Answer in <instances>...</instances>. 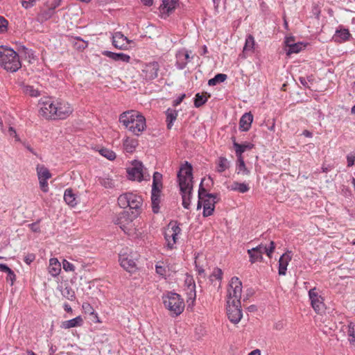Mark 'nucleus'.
<instances>
[{"label": "nucleus", "instance_id": "obj_1", "mask_svg": "<svg viewBox=\"0 0 355 355\" xmlns=\"http://www.w3.org/2000/svg\"><path fill=\"white\" fill-rule=\"evenodd\" d=\"M119 122L136 136L140 135L146 128V118L135 110H129L121 114Z\"/></svg>", "mask_w": 355, "mask_h": 355}, {"label": "nucleus", "instance_id": "obj_2", "mask_svg": "<svg viewBox=\"0 0 355 355\" xmlns=\"http://www.w3.org/2000/svg\"><path fill=\"white\" fill-rule=\"evenodd\" d=\"M242 292V283L237 277L231 279L227 290V300L226 311H242L241 297Z\"/></svg>", "mask_w": 355, "mask_h": 355}, {"label": "nucleus", "instance_id": "obj_3", "mask_svg": "<svg viewBox=\"0 0 355 355\" xmlns=\"http://www.w3.org/2000/svg\"><path fill=\"white\" fill-rule=\"evenodd\" d=\"M0 66L7 71H17L21 67L18 53L11 48L0 46Z\"/></svg>", "mask_w": 355, "mask_h": 355}, {"label": "nucleus", "instance_id": "obj_4", "mask_svg": "<svg viewBox=\"0 0 355 355\" xmlns=\"http://www.w3.org/2000/svg\"><path fill=\"white\" fill-rule=\"evenodd\" d=\"M177 176L180 187H193V166L189 162L181 164Z\"/></svg>", "mask_w": 355, "mask_h": 355}, {"label": "nucleus", "instance_id": "obj_5", "mask_svg": "<svg viewBox=\"0 0 355 355\" xmlns=\"http://www.w3.org/2000/svg\"><path fill=\"white\" fill-rule=\"evenodd\" d=\"M163 303L168 311H184L185 306L184 301L181 296L172 292L163 296Z\"/></svg>", "mask_w": 355, "mask_h": 355}, {"label": "nucleus", "instance_id": "obj_6", "mask_svg": "<svg viewBox=\"0 0 355 355\" xmlns=\"http://www.w3.org/2000/svg\"><path fill=\"white\" fill-rule=\"evenodd\" d=\"M40 105V115L46 119H53L54 110L56 109L57 101L54 102L51 98H42L39 103Z\"/></svg>", "mask_w": 355, "mask_h": 355}, {"label": "nucleus", "instance_id": "obj_7", "mask_svg": "<svg viewBox=\"0 0 355 355\" xmlns=\"http://www.w3.org/2000/svg\"><path fill=\"white\" fill-rule=\"evenodd\" d=\"M137 217V213L132 211L130 214L128 211H123L117 216L114 223L118 225L124 232H126L130 230V225Z\"/></svg>", "mask_w": 355, "mask_h": 355}, {"label": "nucleus", "instance_id": "obj_8", "mask_svg": "<svg viewBox=\"0 0 355 355\" xmlns=\"http://www.w3.org/2000/svg\"><path fill=\"white\" fill-rule=\"evenodd\" d=\"M132 167L127 169L128 179L130 180H137L141 182L146 180L143 171V164L140 161L134 160L132 162Z\"/></svg>", "mask_w": 355, "mask_h": 355}, {"label": "nucleus", "instance_id": "obj_9", "mask_svg": "<svg viewBox=\"0 0 355 355\" xmlns=\"http://www.w3.org/2000/svg\"><path fill=\"white\" fill-rule=\"evenodd\" d=\"M56 109L54 110L53 119H64L67 118L73 112L70 104L64 101H57Z\"/></svg>", "mask_w": 355, "mask_h": 355}, {"label": "nucleus", "instance_id": "obj_10", "mask_svg": "<svg viewBox=\"0 0 355 355\" xmlns=\"http://www.w3.org/2000/svg\"><path fill=\"white\" fill-rule=\"evenodd\" d=\"M179 0H162L158 10L164 19L169 17L178 6Z\"/></svg>", "mask_w": 355, "mask_h": 355}, {"label": "nucleus", "instance_id": "obj_11", "mask_svg": "<svg viewBox=\"0 0 355 355\" xmlns=\"http://www.w3.org/2000/svg\"><path fill=\"white\" fill-rule=\"evenodd\" d=\"M119 261L121 266L127 272H133L137 269V264L132 256L126 253L119 254Z\"/></svg>", "mask_w": 355, "mask_h": 355}, {"label": "nucleus", "instance_id": "obj_12", "mask_svg": "<svg viewBox=\"0 0 355 355\" xmlns=\"http://www.w3.org/2000/svg\"><path fill=\"white\" fill-rule=\"evenodd\" d=\"M130 42L132 41L124 36L121 32H116L112 35V44L116 49L125 50L128 48V44Z\"/></svg>", "mask_w": 355, "mask_h": 355}, {"label": "nucleus", "instance_id": "obj_13", "mask_svg": "<svg viewBox=\"0 0 355 355\" xmlns=\"http://www.w3.org/2000/svg\"><path fill=\"white\" fill-rule=\"evenodd\" d=\"M159 65L157 62H152L146 64L143 69L144 78L146 80H152L158 76Z\"/></svg>", "mask_w": 355, "mask_h": 355}, {"label": "nucleus", "instance_id": "obj_14", "mask_svg": "<svg viewBox=\"0 0 355 355\" xmlns=\"http://www.w3.org/2000/svg\"><path fill=\"white\" fill-rule=\"evenodd\" d=\"M352 35L347 28L340 25L333 36V40L336 43H343L350 40Z\"/></svg>", "mask_w": 355, "mask_h": 355}, {"label": "nucleus", "instance_id": "obj_15", "mask_svg": "<svg viewBox=\"0 0 355 355\" xmlns=\"http://www.w3.org/2000/svg\"><path fill=\"white\" fill-rule=\"evenodd\" d=\"M309 296L311 306L314 311H320L323 308V299L320 295H318L315 288H313L309 291Z\"/></svg>", "mask_w": 355, "mask_h": 355}, {"label": "nucleus", "instance_id": "obj_16", "mask_svg": "<svg viewBox=\"0 0 355 355\" xmlns=\"http://www.w3.org/2000/svg\"><path fill=\"white\" fill-rule=\"evenodd\" d=\"M232 140L236 158H243V153L246 150H252L254 146L253 144L247 141L243 144H239L236 141L234 137H232Z\"/></svg>", "mask_w": 355, "mask_h": 355}, {"label": "nucleus", "instance_id": "obj_17", "mask_svg": "<svg viewBox=\"0 0 355 355\" xmlns=\"http://www.w3.org/2000/svg\"><path fill=\"white\" fill-rule=\"evenodd\" d=\"M263 245H259L256 248L248 250V254L251 263L263 261Z\"/></svg>", "mask_w": 355, "mask_h": 355}, {"label": "nucleus", "instance_id": "obj_18", "mask_svg": "<svg viewBox=\"0 0 355 355\" xmlns=\"http://www.w3.org/2000/svg\"><path fill=\"white\" fill-rule=\"evenodd\" d=\"M291 251H287L284 254H283L278 261L279 263V270L278 273L279 275H285L287 270V266L288 263L292 259Z\"/></svg>", "mask_w": 355, "mask_h": 355}, {"label": "nucleus", "instance_id": "obj_19", "mask_svg": "<svg viewBox=\"0 0 355 355\" xmlns=\"http://www.w3.org/2000/svg\"><path fill=\"white\" fill-rule=\"evenodd\" d=\"M193 187H180V194L182 199V206L184 208L189 209L191 204V198L192 196Z\"/></svg>", "mask_w": 355, "mask_h": 355}, {"label": "nucleus", "instance_id": "obj_20", "mask_svg": "<svg viewBox=\"0 0 355 355\" xmlns=\"http://www.w3.org/2000/svg\"><path fill=\"white\" fill-rule=\"evenodd\" d=\"M102 54L114 61H121L128 63L130 61V55L123 53H114L110 51H103Z\"/></svg>", "mask_w": 355, "mask_h": 355}, {"label": "nucleus", "instance_id": "obj_21", "mask_svg": "<svg viewBox=\"0 0 355 355\" xmlns=\"http://www.w3.org/2000/svg\"><path fill=\"white\" fill-rule=\"evenodd\" d=\"M252 121L253 115L251 112L245 113L240 119L239 129L244 132L248 131L251 128Z\"/></svg>", "mask_w": 355, "mask_h": 355}, {"label": "nucleus", "instance_id": "obj_22", "mask_svg": "<svg viewBox=\"0 0 355 355\" xmlns=\"http://www.w3.org/2000/svg\"><path fill=\"white\" fill-rule=\"evenodd\" d=\"M162 191H151V206L154 214L159 212Z\"/></svg>", "mask_w": 355, "mask_h": 355}, {"label": "nucleus", "instance_id": "obj_23", "mask_svg": "<svg viewBox=\"0 0 355 355\" xmlns=\"http://www.w3.org/2000/svg\"><path fill=\"white\" fill-rule=\"evenodd\" d=\"M64 200L71 207H74L78 203L76 195L73 193V189L70 188L64 191Z\"/></svg>", "mask_w": 355, "mask_h": 355}, {"label": "nucleus", "instance_id": "obj_24", "mask_svg": "<svg viewBox=\"0 0 355 355\" xmlns=\"http://www.w3.org/2000/svg\"><path fill=\"white\" fill-rule=\"evenodd\" d=\"M49 272L53 276L56 277L61 270L60 263L56 258H51L49 260V266L48 267Z\"/></svg>", "mask_w": 355, "mask_h": 355}, {"label": "nucleus", "instance_id": "obj_25", "mask_svg": "<svg viewBox=\"0 0 355 355\" xmlns=\"http://www.w3.org/2000/svg\"><path fill=\"white\" fill-rule=\"evenodd\" d=\"M83 324V319L78 315L71 320L62 322V327L64 329H70L72 327H81Z\"/></svg>", "mask_w": 355, "mask_h": 355}, {"label": "nucleus", "instance_id": "obj_26", "mask_svg": "<svg viewBox=\"0 0 355 355\" xmlns=\"http://www.w3.org/2000/svg\"><path fill=\"white\" fill-rule=\"evenodd\" d=\"M228 189L231 191H238L241 193H245L250 190V187L245 182H233Z\"/></svg>", "mask_w": 355, "mask_h": 355}, {"label": "nucleus", "instance_id": "obj_27", "mask_svg": "<svg viewBox=\"0 0 355 355\" xmlns=\"http://www.w3.org/2000/svg\"><path fill=\"white\" fill-rule=\"evenodd\" d=\"M162 175L159 172H155L153 176V184L151 191H162Z\"/></svg>", "mask_w": 355, "mask_h": 355}, {"label": "nucleus", "instance_id": "obj_28", "mask_svg": "<svg viewBox=\"0 0 355 355\" xmlns=\"http://www.w3.org/2000/svg\"><path fill=\"white\" fill-rule=\"evenodd\" d=\"M196 285L193 284V285H189L188 286V290L187 295V309H191L194 304L195 300H196V291H195Z\"/></svg>", "mask_w": 355, "mask_h": 355}, {"label": "nucleus", "instance_id": "obj_29", "mask_svg": "<svg viewBox=\"0 0 355 355\" xmlns=\"http://www.w3.org/2000/svg\"><path fill=\"white\" fill-rule=\"evenodd\" d=\"M166 125L168 129H171L173 125V122L178 117V111L172 108H168L166 111Z\"/></svg>", "mask_w": 355, "mask_h": 355}, {"label": "nucleus", "instance_id": "obj_30", "mask_svg": "<svg viewBox=\"0 0 355 355\" xmlns=\"http://www.w3.org/2000/svg\"><path fill=\"white\" fill-rule=\"evenodd\" d=\"M123 144L126 152L132 153L138 146V141L135 139H131L127 137L123 139Z\"/></svg>", "mask_w": 355, "mask_h": 355}, {"label": "nucleus", "instance_id": "obj_31", "mask_svg": "<svg viewBox=\"0 0 355 355\" xmlns=\"http://www.w3.org/2000/svg\"><path fill=\"white\" fill-rule=\"evenodd\" d=\"M236 173L248 175L250 173V170L246 167L244 158H237L236 163Z\"/></svg>", "mask_w": 355, "mask_h": 355}, {"label": "nucleus", "instance_id": "obj_32", "mask_svg": "<svg viewBox=\"0 0 355 355\" xmlns=\"http://www.w3.org/2000/svg\"><path fill=\"white\" fill-rule=\"evenodd\" d=\"M36 171L39 180H49L51 178V173L49 170L44 165L37 164Z\"/></svg>", "mask_w": 355, "mask_h": 355}, {"label": "nucleus", "instance_id": "obj_33", "mask_svg": "<svg viewBox=\"0 0 355 355\" xmlns=\"http://www.w3.org/2000/svg\"><path fill=\"white\" fill-rule=\"evenodd\" d=\"M164 239L167 242L168 248L172 250L174 248V245L176 243L178 240V236H174L173 232H170L168 230H166L164 232Z\"/></svg>", "mask_w": 355, "mask_h": 355}, {"label": "nucleus", "instance_id": "obj_34", "mask_svg": "<svg viewBox=\"0 0 355 355\" xmlns=\"http://www.w3.org/2000/svg\"><path fill=\"white\" fill-rule=\"evenodd\" d=\"M230 167V162L225 157H220L217 162V172L221 173Z\"/></svg>", "mask_w": 355, "mask_h": 355}, {"label": "nucleus", "instance_id": "obj_35", "mask_svg": "<svg viewBox=\"0 0 355 355\" xmlns=\"http://www.w3.org/2000/svg\"><path fill=\"white\" fill-rule=\"evenodd\" d=\"M205 94H207V96L200 93H197L196 94L194 98V106L196 107H200L207 103L208 98H209L211 95L207 92H205Z\"/></svg>", "mask_w": 355, "mask_h": 355}, {"label": "nucleus", "instance_id": "obj_36", "mask_svg": "<svg viewBox=\"0 0 355 355\" xmlns=\"http://www.w3.org/2000/svg\"><path fill=\"white\" fill-rule=\"evenodd\" d=\"M134 198V200L132 201V203L130 206V209H135V213H137V216L139 215V209L141 208L142 205L143 199L141 196L137 195L134 193L132 196Z\"/></svg>", "mask_w": 355, "mask_h": 355}, {"label": "nucleus", "instance_id": "obj_37", "mask_svg": "<svg viewBox=\"0 0 355 355\" xmlns=\"http://www.w3.org/2000/svg\"><path fill=\"white\" fill-rule=\"evenodd\" d=\"M306 45L302 42H296L293 43L291 45L289 44V48L287 49V55H291L292 53H297L300 52L303 48H305Z\"/></svg>", "mask_w": 355, "mask_h": 355}, {"label": "nucleus", "instance_id": "obj_38", "mask_svg": "<svg viewBox=\"0 0 355 355\" xmlns=\"http://www.w3.org/2000/svg\"><path fill=\"white\" fill-rule=\"evenodd\" d=\"M55 14V11H53L50 7L47 9L42 10L38 15V20L41 21H47L50 18L53 17Z\"/></svg>", "mask_w": 355, "mask_h": 355}, {"label": "nucleus", "instance_id": "obj_39", "mask_svg": "<svg viewBox=\"0 0 355 355\" xmlns=\"http://www.w3.org/2000/svg\"><path fill=\"white\" fill-rule=\"evenodd\" d=\"M227 78V76L225 73H218L213 78L208 80V85L214 86L218 83H223Z\"/></svg>", "mask_w": 355, "mask_h": 355}, {"label": "nucleus", "instance_id": "obj_40", "mask_svg": "<svg viewBox=\"0 0 355 355\" xmlns=\"http://www.w3.org/2000/svg\"><path fill=\"white\" fill-rule=\"evenodd\" d=\"M254 46V39L252 35H248L245 39V43L243 47V53L247 51H253Z\"/></svg>", "mask_w": 355, "mask_h": 355}, {"label": "nucleus", "instance_id": "obj_41", "mask_svg": "<svg viewBox=\"0 0 355 355\" xmlns=\"http://www.w3.org/2000/svg\"><path fill=\"white\" fill-rule=\"evenodd\" d=\"M228 319L234 324L239 322L243 317L242 312H226Z\"/></svg>", "mask_w": 355, "mask_h": 355}, {"label": "nucleus", "instance_id": "obj_42", "mask_svg": "<svg viewBox=\"0 0 355 355\" xmlns=\"http://www.w3.org/2000/svg\"><path fill=\"white\" fill-rule=\"evenodd\" d=\"M75 40H76L77 42L73 43V46L77 50L83 51L87 47L88 42L87 41L83 40L80 37H75Z\"/></svg>", "mask_w": 355, "mask_h": 355}, {"label": "nucleus", "instance_id": "obj_43", "mask_svg": "<svg viewBox=\"0 0 355 355\" xmlns=\"http://www.w3.org/2000/svg\"><path fill=\"white\" fill-rule=\"evenodd\" d=\"M99 152L102 156L106 157L109 160H114L116 158L115 153L110 149L103 148Z\"/></svg>", "mask_w": 355, "mask_h": 355}, {"label": "nucleus", "instance_id": "obj_44", "mask_svg": "<svg viewBox=\"0 0 355 355\" xmlns=\"http://www.w3.org/2000/svg\"><path fill=\"white\" fill-rule=\"evenodd\" d=\"M24 92L33 97H37L40 95V92L38 89H35L33 86L26 85L24 86Z\"/></svg>", "mask_w": 355, "mask_h": 355}, {"label": "nucleus", "instance_id": "obj_45", "mask_svg": "<svg viewBox=\"0 0 355 355\" xmlns=\"http://www.w3.org/2000/svg\"><path fill=\"white\" fill-rule=\"evenodd\" d=\"M176 62L175 66L178 69H184L187 64V61L184 58H182L179 53L176 54Z\"/></svg>", "mask_w": 355, "mask_h": 355}, {"label": "nucleus", "instance_id": "obj_46", "mask_svg": "<svg viewBox=\"0 0 355 355\" xmlns=\"http://www.w3.org/2000/svg\"><path fill=\"white\" fill-rule=\"evenodd\" d=\"M167 230L173 232L174 236H178L181 232V228L180 227L177 221H175L174 223L171 222L168 225Z\"/></svg>", "mask_w": 355, "mask_h": 355}, {"label": "nucleus", "instance_id": "obj_47", "mask_svg": "<svg viewBox=\"0 0 355 355\" xmlns=\"http://www.w3.org/2000/svg\"><path fill=\"white\" fill-rule=\"evenodd\" d=\"M98 181L100 184L105 188L110 189L114 187V181L110 178H99Z\"/></svg>", "mask_w": 355, "mask_h": 355}, {"label": "nucleus", "instance_id": "obj_48", "mask_svg": "<svg viewBox=\"0 0 355 355\" xmlns=\"http://www.w3.org/2000/svg\"><path fill=\"white\" fill-rule=\"evenodd\" d=\"M117 202L121 208L125 209L128 207L129 204H128L127 193L120 195L118 198Z\"/></svg>", "mask_w": 355, "mask_h": 355}, {"label": "nucleus", "instance_id": "obj_49", "mask_svg": "<svg viewBox=\"0 0 355 355\" xmlns=\"http://www.w3.org/2000/svg\"><path fill=\"white\" fill-rule=\"evenodd\" d=\"M86 318L90 323H101L102 321L100 320L97 315V312H88Z\"/></svg>", "mask_w": 355, "mask_h": 355}, {"label": "nucleus", "instance_id": "obj_50", "mask_svg": "<svg viewBox=\"0 0 355 355\" xmlns=\"http://www.w3.org/2000/svg\"><path fill=\"white\" fill-rule=\"evenodd\" d=\"M214 278L215 279L220 281L223 278V271L219 268H214L213 272L210 275V280L213 281Z\"/></svg>", "mask_w": 355, "mask_h": 355}, {"label": "nucleus", "instance_id": "obj_51", "mask_svg": "<svg viewBox=\"0 0 355 355\" xmlns=\"http://www.w3.org/2000/svg\"><path fill=\"white\" fill-rule=\"evenodd\" d=\"M82 307L84 310H87V309H92V311H95L96 309H99V306L97 304V302H96V300H92V303H89V302H84L82 305Z\"/></svg>", "mask_w": 355, "mask_h": 355}, {"label": "nucleus", "instance_id": "obj_52", "mask_svg": "<svg viewBox=\"0 0 355 355\" xmlns=\"http://www.w3.org/2000/svg\"><path fill=\"white\" fill-rule=\"evenodd\" d=\"M8 21L3 16L0 15V34L5 33L8 31Z\"/></svg>", "mask_w": 355, "mask_h": 355}, {"label": "nucleus", "instance_id": "obj_53", "mask_svg": "<svg viewBox=\"0 0 355 355\" xmlns=\"http://www.w3.org/2000/svg\"><path fill=\"white\" fill-rule=\"evenodd\" d=\"M204 178L202 179L201 182L199 185V189H198V198L199 200H204L205 198H206V194H209V193H207L206 189L203 187L202 183L204 181Z\"/></svg>", "mask_w": 355, "mask_h": 355}, {"label": "nucleus", "instance_id": "obj_54", "mask_svg": "<svg viewBox=\"0 0 355 355\" xmlns=\"http://www.w3.org/2000/svg\"><path fill=\"white\" fill-rule=\"evenodd\" d=\"M275 249V243L274 241H270V246L268 248L263 246V252H265L268 257H271V254Z\"/></svg>", "mask_w": 355, "mask_h": 355}, {"label": "nucleus", "instance_id": "obj_55", "mask_svg": "<svg viewBox=\"0 0 355 355\" xmlns=\"http://www.w3.org/2000/svg\"><path fill=\"white\" fill-rule=\"evenodd\" d=\"M62 267H63V269L67 272H69V271L71 272V271L75 270L74 265L65 259L63 260Z\"/></svg>", "mask_w": 355, "mask_h": 355}, {"label": "nucleus", "instance_id": "obj_56", "mask_svg": "<svg viewBox=\"0 0 355 355\" xmlns=\"http://www.w3.org/2000/svg\"><path fill=\"white\" fill-rule=\"evenodd\" d=\"M62 295L70 300H73V299L75 298L74 291L69 288H64V290L62 292Z\"/></svg>", "mask_w": 355, "mask_h": 355}, {"label": "nucleus", "instance_id": "obj_57", "mask_svg": "<svg viewBox=\"0 0 355 355\" xmlns=\"http://www.w3.org/2000/svg\"><path fill=\"white\" fill-rule=\"evenodd\" d=\"M347 166L351 167L354 165L355 163V152H350L347 155Z\"/></svg>", "mask_w": 355, "mask_h": 355}, {"label": "nucleus", "instance_id": "obj_58", "mask_svg": "<svg viewBox=\"0 0 355 355\" xmlns=\"http://www.w3.org/2000/svg\"><path fill=\"white\" fill-rule=\"evenodd\" d=\"M215 207L212 205L211 207H205L203 206V212L202 215L204 217H207L211 216L214 211Z\"/></svg>", "mask_w": 355, "mask_h": 355}, {"label": "nucleus", "instance_id": "obj_59", "mask_svg": "<svg viewBox=\"0 0 355 355\" xmlns=\"http://www.w3.org/2000/svg\"><path fill=\"white\" fill-rule=\"evenodd\" d=\"M155 271L158 275L164 277L166 275V270L164 266L157 263L155 265Z\"/></svg>", "mask_w": 355, "mask_h": 355}, {"label": "nucleus", "instance_id": "obj_60", "mask_svg": "<svg viewBox=\"0 0 355 355\" xmlns=\"http://www.w3.org/2000/svg\"><path fill=\"white\" fill-rule=\"evenodd\" d=\"M37 0H21V6L26 8L28 9L32 8L36 3Z\"/></svg>", "mask_w": 355, "mask_h": 355}, {"label": "nucleus", "instance_id": "obj_61", "mask_svg": "<svg viewBox=\"0 0 355 355\" xmlns=\"http://www.w3.org/2000/svg\"><path fill=\"white\" fill-rule=\"evenodd\" d=\"M47 180H48L44 179L39 180L40 187L44 193H47L49 191V184Z\"/></svg>", "mask_w": 355, "mask_h": 355}, {"label": "nucleus", "instance_id": "obj_62", "mask_svg": "<svg viewBox=\"0 0 355 355\" xmlns=\"http://www.w3.org/2000/svg\"><path fill=\"white\" fill-rule=\"evenodd\" d=\"M16 279V275L15 274V272H13V270H12L11 269L7 272V277H6V280L7 281H10L11 282V286L13 285L14 284V282L15 281Z\"/></svg>", "mask_w": 355, "mask_h": 355}, {"label": "nucleus", "instance_id": "obj_63", "mask_svg": "<svg viewBox=\"0 0 355 355\" xmlns=\"http://www.w3.org/2000/svg\"><path fill=\"white\" fill-rule=\"evenodd\" d=\"M35 259L34 254H28L24 259V261L28 265H30Z\"/></svg>", "mask_w": 355, "mask_h": 355}, {"label": "nucleus", "instance_id": "obj_64", "mask_svg": "<svg viewBox=\"0 0 355 355\" xmlns=\"http://www.w3.org/2000/svg\"><path fill=\"white\" fill-rule=\"evenodd\" d=\"M347 334L348 336L350 334H355V324L352 322H349L347 325Z\"/></svg>", "mask_w": 355, "mask_h": 355}]
</instances>
